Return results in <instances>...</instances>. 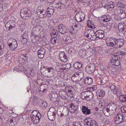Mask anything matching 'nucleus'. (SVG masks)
Here are the masks:
<instances>
[{
	"label": "nucleus",
	"mask_w": 126,
	"mask_h": 126,
	"mask_svg": "<svg viewBox=\"0 0 126 126\" xmlns=\"http://www.w3.org/2000/svg\"><path fill=\"white\" fill-rule=\"evenodd\" d=\"M65 92L64 91H60L59 93V97L62 100H65L66 98V96H69L70 97H74V94L73 93V88L72 86H67L65 88Z\"/></svg>",
	"instance_id": "nucleus-1"
},
{
	"label": "nucleus",
	"mask_w": 126,
	"mask_h": 126,
	"mask_svg": "<svg viewBox=\"0 0 126 126\" xmlns=\"http://www.w3.org/2000/svg\"><path fill=\"white\" fill-rule=\"evenodd\" d=\"M117 108L116 105L114 104H112L111 105L109 104L103 110V111H106L109 113L110 115L113 114L115 111V110Z\"/></svg>",
	"instance_id": "nucleus-2"
},
{
	"label": "nucleus",
	"mask_w": 126,
	"mask_h": 126,
	"mask_svg": "<svg viewBox=\"0 0 126 126\" xmlns=\"http://www.w3.org/2000/svg\"><path fill=\"white\" fill-rule=\"evenodd\" d=\"M112 39L114 42V48L116 49L121 48L125 43L124 40L122 39H117L113 37Z\"/></svg>",
	"instance_id": "nucleus-3"
},
{
	"label": "nucleus",
	"mask_w": 126,
	"mask_h": 126,
	"mask_svg": "<svg viewBox=\"0 0 126 126\" xmlns=\"http://www.w3.org/2000/svg\"><path fill=\"white\" fill-rule=\"evenodd\" d=\"M20 15L21 16L26 19H28L31 16V14L30 10L27 8H25L21 9L20 11Z\"/></svg>",
	"instance_id": "nucleus-4"
},
{
	"label": "nucleus",
	"mask_w": 126,
	"mask_h": 126,
	"mask_svg": "<svg viewBox=\"0 0 126 126\" xmlns=\"http://www.w3.org/2000/svg\"><path fill=\"white\" fill-rule=\"evenodd\" d=\"M119 55L118 52L114 53L113 55V57H112L111 60L110 62L111 63L114 65L116 66H119L120 64V62L118 60V56Z\"/></svg>",
	"instance_id": "nucleus-5"
},
{
	"label": "nucleus",
	"mask_w": 126,
	"mask_h": 126,
	"mask_svg": "<svg viewBox=\"0 0 126 126\" xmlns=\"http://www.w3.org/2000/svg\"><path fill=\"white\" fill-rule=\"evenodd\" d=\"M8 44L12 50L15 49L17 46L16 40L13 39H10L8 40Z\"/></svg>",
	"instance_id": "nucleus-6"
},
{
	"label": "nucleus",
	"mask_w": 126,
	"mask_h": 126,
	"mask_svg": "<svg viewBox=\"0 0 126 126\" xmlns=\"http://www.w3.org/2000/svg\"><path fill=\"white\" fill-rule=\"evenodd\" d=\"M85 126H98V124L95 120H92L91 118H87L85 121Z\"/></svg>",
	"instance_id": "nucleus-7"
},
{
	"label": "nucleus",
	"mask_w": 126,
	"mask_h": 126,
	"mask_svg": "<svg viewBox=\"0 0 126 126\" xmlns=\"http://www.w3.org/2000/svg\"><path fill=\"white\" fill-rule=\"evenodd\" d=\"M16 23L14 21H9L5 24V27L6 30L9 31L11 29H13L15 27Z\"/></svg>",
	"instance_id": "nucleus-8"
},
{
	"label": "nucleus",
	"mask_w": 126,
	"mask_h": 126,
	"mask_svg": "<svg viewBox=\"0 0 126 126\" xmlns=\"http://www.w3.org/2000/svg\"><path fill=\"white\" fill-rule=\"evenodd\" d=\"M123 119V117L122 114H118L114 117L113 121L116 124H118L121 122Z\"/></svg>",
	"instance_id": "nucleus-9"
},
{
	"label": "nucleus",
	"mask_w": 126,
	"mask_h": 126,
	"mask_svg": "<svg viewBox=\"0 0 126 126\" xmlns=\"http://www.w3.org/2000/svg\"><path fill=\"white\" fill-rule=\"evenodd\" d=\"M42 115L40 113H38L37 115L31 117L32 121L34 124H36L39 123L41 118Z\"/></svg>",
	"instance_id": "nucleus-10"
},
{
	"label": "nucleus",
	"mask_w": 126,
	"mask_h": 126,
	"mask_svg": "<svg viewBox=\"0 0 126 126\" xmlns=\"http://www.w3.org/2000/svg\"><path fill=\"white\" fill-rule=\"evenodd\" d=\"M95 66L94 64L88 65L85 68L86 72L89 74H91L93 73L94 70Z\"/></svg>",
	"instance_id": "nucleus-11"
},
{
	"label": "nucleus",
	"mask_w": 126,
	"mask_h": 126,
	"mask_svg": "<svg viewBox=\"0 0 126 126\" xmlns=\"http://www.w3.org/2000/svg\"><path fill=\"white\" fill-rule=\"evenodd\" d=\"M96 37L99 39L103 38L104 36V32L101 30H98L96 31L95 32Z\"/></svg>",
	"instance_id": "nucleus-12"
},
{
	"label": "nucleus",
	"mask_w": 126,
	"mask_h": 126,
	"mask_svg": "<svg viewBox=\"0 0 126 126\" xmlns=\"http://www.w3.org/2000/svg\"><path fill=\"white\" fill-rule=\"evenodd\" d=\"M58 27L59 31L62 34H64L68 32L67 29L62 24H60L58 26Z\"/></svg>",
	"instance_id": "nucleus-13"
},
{
	"label": "nucleus",
	"mask_w": 126,
	"mask_h": 126,
	"mask_svg": "<svg viewBox=\"0 0 126 126\" xmlns=\"http://www.w3.org/2000/svg\"><path fill=\"white\" fill-rule=\"evenodd\" d=\"M54 10V8L52 6L48 7L47 9V16L48 17H50L53 15Z\"/></svg>",
	"instance_id": "nucleus-14"
},
{
	"label": "nucleus",
	"mask_w": 126,
	"mask_h": 126,
	"mask_svg": "<svg viewBox=\"0 0 126 126\" xmlns=\"http://www.w3.org/2000/svg\"><path fill=\"white\" fill-rule=\"evenodd\" d=\"M45 52V50L44 48H40L38 51V55L39 58H43L44 56Z\"/></svg>",
	"instance_id": "nucleus-15"
},
{
	"label": "nucleus",
	"mask_w": 126,
	"mask_h": 126,
	"mask_svg": "<svg viewBox=\"0 0 126 126\" xmlns=\"http://www.w3.org/2000/svg\"><path fill=\"white\" fill-rule=\"evenodd\" d=\"M83 82H84L87 85H90L91 84L93 83V79L91 78L88 77L85 79H84L82 80Z\"/></svg>",
	"instance_id": "nucleus-16"
},
{
	"label": "nucleus",
	"mask_w": 126,
	"mask_h": 126,
	"mask_svg": "<svg viewBox=\"0 0 126 126\" xmlns=\"http://www.w3.org/2000/svg\"><path fill=\"white\" fill-rule=\"evenodd\" d=\"M59 57L60 59L64 62H66L67 61V57L64 52H61L60 54Z\"/></svg>",
	"instance_id": "nucleus-17"
},
{
	"label": "nucleus",
	"mask_w": 126,
	"mask_h": 126,
	"mask_svg": "<svg viewBox=\"0 0 126 126\" xmlns=\"http://www.w3.org/2000/svg\"><path fill=\"white\" fill-rule=\"evenodd\" d=\"M82 112L85 115H89L91 113L90 109H88L87 107L83 106L82 108Z\"/></svg>",
	"instance_id": "nucleus-18"
},
{
	"label": "nucleus",
	"mask_w": 126,
	"mask_h": 126,
	"mask_svg": "<svg viewBox=\"0 0 126 126\" xmlns=\"http://www.w3.org/2000/svg\"><path fill=\"white\" fill-rule=\"evenodd\" d=\"M96 94L97 97L101 99L105 95V93L103 90H99L96 92Z\"/></svg>",
	"instance_id": "nucleus-19"
},
{
	"label": "nucleus",
	"mask_w": 126,
	"mask_h": 126,
	"mask_svg": "<svg viewBox=\"0 0 126 126\" xmlns=\"http://www.w3.org/2000/svg\"><path fill=\"white\" fill-rule=\"evenodd\" d=\"M108 86L110 89L111 91H112L113 93L115 94H117V89L114 85L112 84H110Z\"/></svg>",
	"instance_id": "nucleus-20"
},
{
	"label": "nucleus",
	"mask_w": 126,
	"mask_h": 126,
	"mask_svg": "<svg viewBox=\"0 0 126 126\" xmlns=\"http://www.w3.org/2000/svg\"><path fill=\"white\" fill-rule=\"evenodd\" d=\"M125 25V23H120L119 24L118 26L119 32H123L124 31V29L125 28L124 27Z\"/></svg>",
	"instance_id": "nucleus-21"
},
{
	"label": "nucleus",
	"mask_w": 126,
	"mask_h": 126,
	"mask_svg": "<svg viewBox=\"0 0 126 126\" xmlns=\"http://www.w3.org/2000/svg\"><path fill=\"white\" fill-rule=\"evenodd\" d=\"M82 63L76 62L74 64V67L77 70H79L82 68Z\"/></svg>",
	"instance_id": "nucleus-22"
},
{
	"label": "nucleus",
	"mask_w": 126,
	"mask_h": 126,
	"mask_svg": "<svg viewBox=\"0 0 126 126\" xmlns=\"http://www.w3.org/2000/svg\"><path fill=\"white\" fill-rule=\"evenodd\" d=\"M50 96L51 97V101H54V102H55L56 100V99L58 96V95L57 93L52 92L50 94Z\"/></svg>",
	"instance_id": "nucleus-23"
},
{
	"label": "nucleus",
	"mask_w": 126,
	"mask_h": 126,
	"mask_svg": "<svg viewBox=\"0 0 126 126\" xmlns=\"http://www.w3.org/2000/svg\"><path fill=\"white\" fill-rule=\"evenodd\" d=\"M26 72L28 75H30L32 76H34L35 74L34 69L31 68H28Z\"/></svg>",
	"instance_id": "nucleus-24"
},
{
	"label": "nucleus",
	"mask_w": 126,
	"mask_h": 126,
	"mask_svg": "<svg viewBox=\"0 0 126 126\" xmlns=\"http://www.w3.org/2000/svg\"><path fill=\"white\" fill-rule=\"evenodd\" d=\"M61 64V63H56V65L55 68V70L59 72H61L63 71V68L60 67Z\"/></svg>",
	"instance_id": "nucleus-25"
},
{
	"label": "nucleus",
	"mask_w": 126,
	"mask_h": 126,
	"mask_svg": "<svg viewBox=\"0 0 126 126\" xmlns=\"http://www.w3.org/2000/svg\"><path fill=\"white\" fill-rule=\"evenodd\" d=\"M119 99L122 103L126 102V97L125 95H121L119 96Z\"/></svg>",
	"instance_id": "nucleus-26"
},
{
	"label": "nucleus",
	"mask_w": 126,
	"mask_h": 126,
	"mask_svg": "<svg viewBox=\"0 0 126 126\" xmlns=\"http://www.w3.org/2000/svg\"><path fill=\"white\" fill-rule=\"evenodd\" d=\"M93 30H88L86 31L85 33V35L86 36V37L89 38V37L92 33V32Z\"/></svg>",
	"instance_id": "nucleus-27"
},
{
	"label": "nucleus",
	"mask_w": 126,
	"mask_h": 126,
	"mask_svg": "<svg viewBox=\"0 0 126 126\" xmlns=\"http://www.w3.org/2000/svg\"><path fill=\"white\" fill-rule=\"evenodd\" d=\"M62 66L63 67V70L66 71H68L71 67V64L70 63H67L65 64H63Z\"/></svg>",
	"instance_id": "nucleus-28"
},
{
	"label": "nucleus",
	"mask_w": 126,
	"mask_h": 126,
	"mask_svg": "<svg viewBox=\"0 0 126 126\" xmlns=\"http://www.w3.org/2000/svg\"><path fill=\"white\" fill-rule=\"evenodd\" d=\"M120 11L119 15L120 18H125L126 17V14L125 11L122 10H120Z\"/></svg>",
	"instance_id": "nucleus-29"
},
{
	"label": "nucleus",
	"mask_w": 126,
	"mask_h": 126,
	"mask_svg": "<svg viewBox=\"0 0 126 126\" xmlns=\"http://www.w3.org/2000/svg\"><path fill=\"white\" fill-rule=\"evenodd\" d=\"M92 32L91 35L89 37V38H90L91 40H95L96 39V38H97L96 36V35L95 33H94V31Z\"/></svg>",
	"instance_id": "nucleus-30"
},
{
	"label": "nucleus",
	"mask_w": 126,
	"mask_h": 126,
	"mask_svg": "<svg viewBox=\"0 0 126 126\" xmlns=\"http://www.w3.org/2000/svg\"><path fill=\"white\" fill-rule=\"evenodd\" d=\"M4 45L1 42H0V55L4 52Z\"/></svg>",
	"instance_id": "nucleus-31"
},
{
	"label": "nucleus",
	"mask_w": 126,
	"mask_h": 126,
	"mask_svg": "<svg viewBox=\"0 0 126 126\" xmlns=\"http://www.w3.org/2000/svg\"><path fill=\"white\" fill-rule=\"evenodd\" d=\"M63 6V5L61 2L57 3L55 5V8H57L58 9H61L62 7Z\"/></svg>",
	"instance_id": "nucleus-32"
},
{
	"label": "nucleus",
	"mask_w": 126,
	"mask_h": 126,
	"mask_svg": "<svg viewBox=\"0 0 126 126\" xmlns=\"http://www.w3.org/2000/svg\"><path fill=\"white\" fill-rule=\"evenodd\" d=\"M40 105L43 108H46L47 106V104L46 102L42 101L40 103Z\"/></svg>",
	"instance_id": "nucleus-33"
},
{
	"label": "nucleus",
	"mask_w": 126,
	"mask_h": 126,
	"mask_svg": "<svg viewBox=\"0 0 126 126\" xmlns=\"http://www.w3.org/2000/svg\"><path fill=\"white\" fill-rule=\"evenodd\" d=\"M106 44L108 46L110 47H112L114 48L115 44L114 42H112L110 41H108L106 43Z\"/></svg>",
	"instance_id": "nucleus-34"
},
{
	"label": "nucleus",
	"mask_w": 126,
	"mask_h": 126,
	"mask_svg": "<svg viewBox=\"0 0 126 126\" xmlns=\"http://www.w3.org/2000/svg\"><path fill=\"white\" fill-rule=\"evenodd\" d=\"M23 67H21L20 66H17L16 67H15L14 68V70L16 71L19 72L22 71L23 69Z\"/></svg>",
	"instance_id": "nucleus-35"
},
{
	"label": "nucleus",
	"mask_w": 126,
	"mask_h": 126,
	"mask_svg": "<svg viewBox=\"0 0 126 126\" xmlns=\"http://www.w3.org/2000/svg\"><path fill=\"white\" fill-rule=\"evenodd\" d=\"M38 113H40L38 112L36 110H34L31 113V117L37 115V114H38Z\"/></svg>",
	"instance_id": "nucleus-36"
},
{
	"label": "nucleus",
	"mask_w": 126,
	"mask_h": 126,
	"mask_svg": "<svg viewBox=\"0 0 126 126\" xmlns=\"http://www.w3.org/2000/svg\"><path fill=\"white\" fill-rule=\"evenodd\" d=\"M19 62L21 64H24L26 62L24 61V59L23 58H22L20 56V57H19Z\"/></svg>",
	"instance_id": "nucleus-37"
},
{
	"label": "nucleus",
	"mask_w": 126,
	"mask_h": 126,
	"mask_svg": "<svg viewBox=\"0 0 126 126\" xmlns=\"http://www.w3.org/2000/svg\"><path fill=\"white\" fill-rule=\"evenodd\" d=\"M116 3L118 6L120 8H123L124 7L123 4L121 2L118 1H116Z\"/></svg>",
	"instance_id": "nucleus-38"
},
{
	"label": "nucleus",
	"mask_w": 126,
	"mask_h": 126,
	"mask_svg": "<svg viewBox=\"0 0 126 126\" xmlns=\"http://www.w3.org/2000/svg\"><path fill=\"white\" fill-rule=\"evenodd\" d=\"M62 113L66 117H67L69 115V111L68 110H63L62 111Z\"/></svg>",
	"instance_id": "nucleus-39"
},
{
	"label": "nucleus",
	"mask_w": 126,
	"mask_h": 126,
	"mask_svg": "<svg viewBox=\"0 0 126 126\" xmlns=\"http://www.w3.org/2000/svg\"><path fill=\"white\" fill-rule=\"evenodd\" d=\"M80 26V24L78 23H77L75 24L74 25V26H73V27H74V28H74L75 29V30H76V31H77V30H78L79 29Z\"/></svg>",
	"instance_id": "nucleus-40"
},
{
	"label": "nucleus",
	"mask_w": 126,
	"mask_h": 126,
	"mask_svg": "<svg viewBox=\"0 0 126 126\" xmlns=\"http://www.w3.org/2000/svg\"><path fill=\"white\" fill-rule=\"evenodd\" d=\"M105 17L103 19V21L106 22L109 21L110 20V17L109 16H105Z\"/></svg>",
	"instance_id": "nucleus-41"
},
{
	"label": "nucleus",
	"mask_w": 126,
	"mask_h": 126,
	"mask_svg": "<svg viewBox=\"0 0 126 126\" xmlns=\"http://www.w3.org/2000/svg\"><path fill=\"white\" fill-rule=\"evenodd\" d=\"M48 119L51 121H53L55 120L56 116L53 115H47Z\"/></svg>",
	"instance_id": "nucleus-42"
},
{
	"label": "nucleus",
	"mask_w": 126,
	"mask_h": 126,
	"mask_svg": "<svg viewBox=\"0 0 126 126\" xmlns=\"http://www.w3.org/2000/svg\"><path fill=\"white\" fill-rule=\"evenodd\" d=\"M48 112H51V113H56L55 109L53 107H51L49 110Z\"/></svg>",
	"instance_id": "nucleus-43"
},
{
	"label": "nucleus",
	"mask_w": 126,
	"mask_h": 126,
	"mask_svg": "<svg viewBox=\"0 0 126 126\" xmlns=\"http://www.w3.org/2000/svg\"><path fill=\"white\" fill-rule=\"evenodd\" d=\"M57 40V38H56V36L54 37H53L51 40L52 44L54 45L55 44L56 42V40Z\"/></svg>",
	"instance_id": "nucleus-44"
},
{
	"label": "nucleus",
	"mask_w": 126,
	"mask_h": 126,
	"mask_svg": "<svg viewBox=\"0 0 126 126\" xmlns=\"http://www.w3.org/2000/svg\"><path fill=\"white\" fill-rule=\"evenodd\" d=\"M108 6V8L111 9V10H112L114 9L115 7L113 3V2L111 4H109Z\"/></svg>",
	"instance_id": "nucleus-45"
},
{
	"label": "nucleus",
	"mask_w": 126,
	"mask_h": 126,
	"mask_svg": "<svg viewBox=\"0 0 126 126\" xmlns=\"http://www.w3.org/2000/svg\"><path fill=\"white\" fill-rule=\"evenodd\" d=\"M72 126H82L80 123L78 122H74L72 124Z\"/></svg>",
	"instance_id": "nucleus-46"
},
{
	"label": "nucleus",
	"mask_w": 126,
	"mask_h": 126,
	"mask_svg": "<svg viewBox=\"0 0 126 126\" xmlns=\"http://www.w3.org/2000/svg\"><path fill=\"white\" fill-rule=\"evenodd\" d=\"M97 89V86L96 85L93 86L92 87L90 88V90L92 91H94L96 90Z\"/></svg>",
	"instance_id": "nucleus-47"
},
{
	"label": "nucleus",
	"mask_w": 126,
	"mask_h": 126,
	"mask_svg": "<svg viewBox=\"0 0 126 126\" xmlns=\"http://www.w3.org/2000/svg\"><path fill=\"white\" fill-rule=\"evenodd\" d=\"M70 31L72 33H76L77 31L74 28L73 26L70 29Z\"/></svg>",
	"instance_id": "nucleus-48"
},
{
	"label": "nucleus",
	"mask_w": 126,
	"mask_h": 126,
	"mask_svg": "<svg viewBox=\"0 0 126 126\" xmlns=\"http://www.w3.org/2000/svg\"><path fill=\"white\" fill-rule=\"evenodd\" d=\"M70 107L71 109L77 110V106L74 105L73 103H72L70 105Z\"/></svg>",
	"instance_id": "nucleus-49"
},
{
	"label": "nucleus",
	"mask_w": 126,
	"mask_h": 126,
	"mask_svg": "<svg viewBox=\"0 0 126 126\" xmlns=\"http://www.w3.org/2000/svg\"><path fill=\"white\" fill-rule=\"evenodd\" d=\"M69 78V77L68 76L67 74H64L63 76V79L65 80H67Z\"/></svg>",
	"instance_id": "nucleus-50"
},
{
	"label": "nucleus",
	"mask_w": 126,
	"mask_h": 126,
	"mask_svg": "<svg viewBox=\"0 0 126 126\" xmlns=\"http://www.w3.org/2000/svg\"><path fill=\"white\" fill-rule=\"evenodd\" d=\"M21 56L25 62L27 61L28 59V57L27 56L23 55H22Z\"/></svg>",
	"instance_id": "nucleus-51"
},
{
	"label": "nucleus",
	"mask_w": 126,
	"mask_h": 126,
	"mask_svg": "<svg viewBox=\"0 0 126 126\" xmlns=\"http://www.w3.org/2000/svg\"><path fill=\"white\" fill-rule=\"evenodd\" d=\"M69 0H62L61 2V4H62L63 6V4H66L68 1Z\"/></svg>",
	"instance_id": "nucleus-52"
},
{
	"label": "nucleus",
	"mask_w": 126,
	"mask_h": 126,
	"mask_svg": "<svg viewBox=\"0 0 126 126\" xmlns=\"http://www.w3.org/2000/svg\"><path fill=\"white\" fill-rule=\"evenodd\" d=\"M79 17L81 18V21L83 20L85 18V15L84 14L81 15L79 16Z\"/></svg>",
	"instance_id": "nucleus-53"
},
{
	"label": "nucleus",
	"mask_w": 126,
	"mask_h": 126,
	"mask_svg": "<svg viewBox=\"0 0 126 126\" xmlns=\"http://www.w3.org/2000/svg\"><path fill=\"white\" fill-rule=\"evenodd\" d=\"M57 30L56 29H54L52 30L51 31V33H52L54 34V35H57Z\"/></svg>",
	"instance_id": "nucleus-54"
},
{
	"label": "nucleus",
	"mask_w": 126,
	"mask_h": 126,
	"mask_svg": "<svg viewBox=\"0 0 126 126\" xmlns=\"http://www.w3.org/2000/svg\"><path fill=\"white\" fill-rule=\"evenodd\" d=\"M119 54H120L122 56L125 55L126 54V53L124 51H120L118 52Z\"/></svg>",
	"instance_id": "nucleus-55"
},
{
	"label": "nucleus",
	"mask_w": 126,
	"mask_h": 126,
	"mask_svg": "<svg viewBox=\"0 0 126 126\" xmlns=\"http://www.w3.org/2000/svg\"><path fill=\"white\" fill-rule=\"evenodd\" d=\"M43 11L40 10H39L37 11V13L38 15H39L40 14H41L43 13Z\"/></svg>",
	"instance_id": "nucleus-56"
},
{
	"label": "nucleus",
	"mask_w": 126,
	"mask_h": 126,
	"mask_svg": "<svg viewBox=\"0 0 126 126\" xmlns=\"http://www.w3.org/2000/svg\"><path fill=\"white\" fill-rule=\"evenodd\" d=\"M122 111L123 112L126 113V106H124L122 108Z\"/></svg>",
	"instance_id": "nucleus-57"
},
{
	"label": "nucleus",
	"mask_w": 126,
	"mask_h": 126,
	"mask_svg": "<svg viewBox=\"0 0 126 126\" xmlns=\"http://www.w3.org/2000/svg\"><path fill=\"white\" fill-rule=\"evenodd\" d=\"M21 42L23 44H24L27 41V39H23L21 38Z\"/></svg>",
	"instance_id": "nucleus-58"
},
{
	"label": "nucleus",
	"mask_w": 126,
	"mask_h": 126,
	"mask_svg": "<svg viewBox=\"0 0 126 126\" xmlns=\"http://www.w3.org/2000/svg\"><path fill=\"white\" fill-rule=\"evenodd\" d=\"M77 77H74V76H72L71 77V79L72 81L73 82H76L77 81Z\"/></svg>",
	"instance_id": "nucleus-59"
},
{
	"label": "nucleus",
	"mask_w": 126,
	"mask_h": 126,
	"mask_svg": "<svg viewBox=\"0 0 126 126\" xmlns=\"http://www.w3.org/2000/svg\"><path fill=\"white\" fill-rule=\"evenodd\" d=\"M56 113H51V112H47V115H56Z\"/></svg>",
	"instance_id": "nucleus-60"
},
{
	"label": "nucleus",
	"mask_w": 126,
	"mask_h": 126,
	"mask_svg": "<svg viewBox=\"0 0 126 126\" xmlns=\"http://www.w3.org/2000/svg\"><path fill=\"white\" fill-rule=\"evenodd\" d=\"M34 21H35V23L36 24L38 23H39V22H40V21H39V20L37 19H36L35 20L33 19L32 20L33 22Z\"/></svg>",
	"instance_id": "nucleus-61"
},
{
	"label": "nucleus",
	"mask_w": 126,
	"mask_h": 126,
	"mask_svg": "<svg viewBox=\"0 0 126 126\" xmlns=\"http://www.w3.org/2000/svg\"><path fill=\"white\" fill-rule=\"evenodd\" d=\"M79 16H78L77 17H76V20L77 21V22H81V18H79Z\"/></svg>",
	"instance_id": "nucleus-62"
},
{
	"label": "nucleus",
	"mask_w": 126,
	"mask_h": 126,
	"mask_svg": "<svg viewBox=\"0 0 126 126\" xmlns=\"http://www.w3.org/2000/svg\"><path fill=\"white\" fill-rule=\"evenodd\" d=\"M80 74L78 73L77 72L75 73L72 76H74V77H77V76H79Z\"/></svg>",
	"instance_id": "nucleus-63"
},
{
	"label": "nucleus",
	"mask_w": 126,
	"mask_h": 126,
	"mask_svg": "<svg viewBox=\"0 0 126 126\" xmlns=\"http://www.w3.org/2000/svg\"><path fill=\"white\" fill-rule=\"evenodd\" d=\"M112 27L111 25L107 26L106 28L107 29L108 31H110Z\"/></svg>",
	"instance_id": "nucleus-64"
}]
</instances>
